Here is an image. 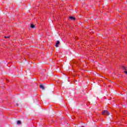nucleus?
I'll list each match as a JSON object with an SVG mask.
<instances>
[{
	"label": "nucleus",
	"instance_id": "f257e3e1",
	"mask_svg": "<svg viewBox=\"0 0 127 127\" xmlns=\"http://www.w3.org/2000/svg\"><path fill=\"white\" fill-rule=\"evenodd\" d=\"M102 115H104V116H109V115H110V113H109L108 110H104L102 112Z\"/></svg>",
	"mask_w": 127,
	"mask_h": 127
},
{
	"label": "nucleus",
	"instance_id": "f03ea898",
	"mask_svg": "<svg viewBox=\"0 0 127 127\" xmlns=\"http://www.w3.org/2000/svg\"><path fill=\"white\" fill-rule=\"evenodd\" d=\"M40 89H42V90H45V89L44 85H43V84L40 85Z\"/></svg>",
	"mask_w": 127,
	"mask_h": 127
},
{
	"label": "nucleus",
	"instance_id": "7ed1b4c3",
	"mask_svg": "<svg viewBox=\"0 0 127 127\" xmlns=\"http://www.w3.org/2000/svg\"><path fill=\"white\" fill-rule=\"evenodd\" d=\"M60 44V41H57L56 44V45L55 46L56 47H58L59 46V45Z\"/></svg>",
	"mask_w": 127,
	"mask_h": 127
},
{
	"label": "nucleus",
	"instance_id": "20e7f679",
	"mask_svg": "<svg viewBox=\"0 0 127 127\" xmlns=\"http://www.w3.org/2000/svg\"><path fill=\"white\" fill-rule=\"evenodd\" d=\"M69 19H70V20H76V18L73 17V16H70L69 17Z\"/></svg>",
	"mask_w": 127,
	"mask_h": 127
},
{
	"label": "nucleus",
	"instance_id": "39448f33",
	"mask_svg": "<svg viewBox=\"0 0 127 127\" xmlns=\"http://www.w3.org/2000/svg\"><path fill=\"white\" fill-rule=\"evenodd\" d=\"M30 27L31 28H35V25L33 24H31Z\"/></svg>",
	"mask_w": 127,
	"mask_h": 127
},
{
	"label": "nucleus",
	"instance_id": "423d86ee",
	"mask_svg": "<svg viewBox=\"0 0 127 127\" xmlns=\"http://www.w3.org/2000/svg\"><path fill=\"white\" fill-rule=\"evenodd\" d=\"M17 125H21V122H20V121H17Z\"/></svg>",
	"mask_w": 127,
	"mask_h": 127
},
{
	"label": "nucleus",
	"instance_id": "0eeeda50",
	"mask_svg": "<svg viewBox=\"0 0 127 127\" xmlns=\"http://www.w3.org/2000/svg\"><path fill=\"white\" fill-rule=\"evenodd\" d=\"M122 69L123 70H127V67L126 66H122Z\"/></svg>",
	"mask_w": 127,
	"mask_h": 127
},
{
	"label": "nucleus",
	"instance_id": "6e6552de",
	"mask_svg": "<svg viewBox=\"0 0 127 127\" xmlns=\"http://www.w3.org/2000/svg\"><path fill=\"white\" fill-rule=\"evenodd\" d=\"M4 38H9V36H5Z\"/></svg>",
	"mask_w": 127,
	"mask_h": 127
},
{
	"label": "nucleus",
	"instance_id": "1a4fd4ad",
	"mask_svg": "<svg viewBox=\"0 0 127 127\" xmlns=\"http://www.w3.org/2000/svg\"><path fill=\"white\" fill-rule=\"evenodd\" d=\"M124 73H125L127 75V71H124Z\"/></svg>",
	"mask_w": 127,
	"mask_h": 127
},
{
	"label": "nucleus",
	"instance_id": "9d476101",
	"mask_svg": "<svg viewBox=\"0 0 127 127\" xmlns=\"http://www.w3.org/2000/svg\"><path fill=\"white\" fill-rule=\"evenodd\" d=\"M16 106H17V107H18V106H19L18 103H16Z\"/></svg>",
	"mask_w": 127,
	"mask_h": 127
},
{
	"label": "nucleus",
	"instance_id": "9b49d317",
	"mask_svg": "<svg viewBox=\"0 0 127 127\" xmlns=\"http://www.w3.org/2000/svg\"><path fill=\"white\" fill-rule=\"evenodd\" d=\"M111 118H112V115H111V117H110V119H111Z\"/></svg>",
	"mask_w": 127,
	"mask_h": 127
},
{
	"label": "nucleus",
	"instance_id": "f8f14e48",
	"mask_svg": "<svg viewBox=\"0 0 127 127\" xmlns=\"http://www.w3.org/2000/svg\"><path fill=\"white\" fill-rule=\"evenodd\" d=\"M84 127V126H82V127Z\"/></svg>",
	"mask_w": 127,
	"mask_h": 127
}]
</instances>
